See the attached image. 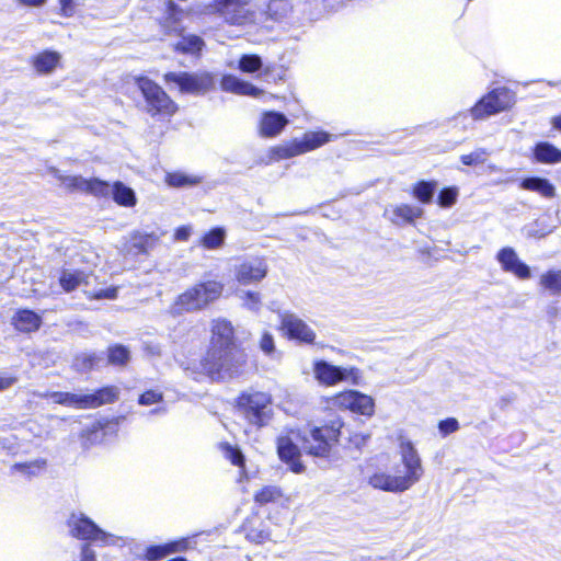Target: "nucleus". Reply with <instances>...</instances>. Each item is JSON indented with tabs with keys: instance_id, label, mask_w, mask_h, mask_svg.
<instances>
[{
	"instance_id": "1",
	"label": "nucleus",
	"mask_w": 561,
	"mask_h": 561,
	"mask_svg": "<svg viewBox=\"0 0 561 561\" xmlns=\"http://www.w3.org/2000/svg\"><path fill=\"white\" fill-rule=\"evenodd\" d=\"M247 367V354L239 346L208 347L198 362L184 367L186 376L201 380L206 376L213 381H226L241 376Z\"/></svg>"
},
{
	"instance_id": "2",
	"label": "nucleus",
	"mask_w": 561,
	"mask_h": 561,
	"mask_svg": "<svg viewBox=\"0 0 561 561\" xmlns=\"http://www.w3.org/2000/svg\"><path fill=\"white\" fill-rule=\"evenodd\" d=\"M224 290V285L216 280L199 283L183 294L170 307V313L174 317L184 312L199 311L218 299Z\"/></svg>"
},
{
	"instance_id": "3",
	"label": "nucleus",
	"mask_w": 561,
	"mask_h": 561,
	"mask_svg": "<svg viewBox=\"0 0 561 561\" xmlns=\"http://www.w3.org/2000/svg\"><path fill=\"white\" fill-rule=\"evenodd\" d=\"M237 407L244 419L256 427L266 426L273 419L272 397L267 392H243L238 397Z\"/></svg>"
},
{
	"instance_id": "4",
	"label": "nucleus",
	"mask_w": 561,
	"mask_h": 561,
	"mask_svg": "<svg viewBox=\"0 0 561 561\" xmlns=\"http://www.w3.org/2000/svg\"><path fill=\"white\" fill-rule=\"evenodd\" d=\"M119 390L116 387H104L94 393L53 392L50 399L58 404L77 409H94L117 400Z\"/></svg>"
},
{
	"instance_id": "5",
	"label": "nucleus",
	"mask_w": 561,
	"mask_h": 561,
	"mask_svg": "<svg viewBox=\"0 0 561 561\" xmlns=\"http://www.w3.org/2000/svg\"><path fill=\"white\" fill-rule=\"evenodd\" d=\"M342 422L336 419L330 424L313 427L309 436L304 437V450L314 457L327 458L330 456L332 445L337 442Z\"/></svg>"
},
{
	"instance_id": "6",
	"label": "nucleus",
	"mask_w": 561,
	"mask_h": 561,
	"mask_svg": "<svg viewBox=\"0 0 561 561\" xmlns=\"http://www.w3.org/2000/svg\"><path fill=\"white\" fill-rule=\"evenodd\" d=\"M135 81L145 99V108L151 116H156L158 114L170 116L176 112V104L164 92V90L151 79L147 77H137Z\"/></svg>"
},
{
	"instance_id": "7",
	"label": "nucleus",
	"mask_w": 561,
	"mask_h": 561,
	"mask_svg": "<svg viewBox=\"0 0 561 561\" xmlns=\"http://www.w3.org/2000/svg\"><path fill=\"white\" fill-rule=\"evenodd\" d=\"M167 83H175L182 93L204 94L215 85L214 77L208 72H167Z\"/></svg>"
},
{
	"instance_id": "8",
	"label": "nucleus",
	"mask_w": 561,
	"mask_h": 561,
	"mask_svg": "<svg viewBox=\"0 0 561 561\" xmlns=\"http://www.w3.org/2000/svg\"><path fill=\"white\" fill-rule=\"evenodd\" d=\"M514 102V95L510 90L505 88L494 89L471 108V115L476 119L483 118L505 111L511 107Z\"/></svg>"
},
{
	"instance_id": "9",
	"label": "nucleus",
	"mask_w": 561,
	"mask_h": 561,
	"mask_svg": "<svg viewBox=\"0 0 561 561\" xmlns=\"http://www.w3.org/2000/svg\"><path fill=\"white\" fill-rule=\"evenodd\" d=\"M67 525L72 537L91 540L95 542L107 543L112 535L102 530L94 522L82 513H71Z\"/></svg>"
},
{
	"instance_id": "10",
	"label": "nucleus",
	"mask_w": 561,
	"mask_h": 561,
	"mask_svg": "<svg viewBox=\"0 0 561 561\" xmlns=\"http://www.w3.org/2000/svg\"><path fill=\"white\" fill-rule=\"evenodd\" d=\"M400 457L404 474H400L409 488L417 483L424 474V468L419 451L410 440H401Z\"/></svg>"
},
{
	"instance_id": "11",
	"label": "nucleus",
	"mask_w": 561,
	"mask_h": 561,
	"mask_svg": "<svg viewBox=\"0 0 561 561\" xmlns=\"http://www.w3.org/2000/svg\"><path fill=\"white\" fill-rule=\"evenodd\" d=\"M217 10L226 22L244 25L254 21V12L249 8V0H215Z\"/></svg>"
},
{
	"instance_id": "12",
	"label": "nucleus",
	"mask_w": 561,
	"mask_h": 561,
	"mask_svg": "<svg viewBox=\"0 0 561 561\" xmlns=\"http://www.w3.org/2000/svg\"><path fill=\"white\" fill-rule=\"evenodd\" d=\"M332 139V135L325 131L306 133L301 140L294 141L290 146L278 148V156L283 159L291 158L311 151Z\"/></svg>"
},
{
	"instance_id": "13",
	"label": "nucleus",
	"mask_w": 561,
	"mask_h": 561,
	"mask_svg": "<svg viewBox=\"0 0 561 561\" xmlns=\"http://www.w3.org/2000/svg\"><path fill=\"white\" fill-rule=\"evenodd\" d=\"M268 266L264 259L252 257L234 267V276L239 284L251 285L260 283L267 275Z\"/></svg>"
},
{
	"instance_id": "14",
	"label": "nucleus",
	"mask_w": 561,
	"mask_h": 561,
	"mask_svg": "<svg viewBox=\"0 0 561 561\" xmlns=\"http://www.w3.org/2000/svg\"><path fill=\"white\" fill-rule=\"evenodd\" d=\"M282 329L290 339L311 344L316 340L314 331L297 314L285 311L279 313Z\"/></svg>"
},
{
	"instance_id": "15",
	"label": "nucleus",
	"mask_w": 561,
	"mask_h": 561,
	"mask_svg": "<svg viewBox=\"0 0 561 561\" xmlns=\"http://www.w3.org/2000/svg\"><path fill=\"white\" fill-rule=\"evenodd\" d=\"M314 375L320 382L331 386L348 378H357L358 370L355 368L334 366L322 360L314 365Z\"/></svg>"
},
{
	"instance_id": "16",
	"label": "nucleus",
	"mask_w": 561,
	"mask_h": 561,
	"mask_svg": "<svg viewBox=\"0 0 561 561\" xmlns=\"http://www.w3.org/2000/svg\"><path fill=\"white\" fill-rule=\"evenodd\" d=\"M502 270L506 273H511L519 279H529L531 277L530 267L520 261L516 251L511 247L501 249L496 254Z\"/></svg>"
},
{
	"instance_id": "17",
	"label": "nucleus",
	"mask_w": 561,
	"mask_h": 561,
	"mask_svg": "<svg viewBox=\"0 0 561 561\" xmlns=\"http://www.w3.org/2000/svg\"><path fill=\"white\" fill-rule=\"evenodd\" d=\"M336 403L345 409L362 415L370 416L374 413V399L362 392L351 390L336 397Z\"/></svg>"
},
{
	"instance_id": "18",
	"label": "nucleus",
	"mask_w": 561,
	"mask_h": 561,
	"mask_svg": "<svg viewBox=\"0 0 561 561\" xmlns=\"http://www.w3.org/2000/svg\"><path fill=\"white\" fill-rule=\"evenodd\" d=\"M277 453L279 458L289 465L295 473H301L305 466L300 462V450L288 436H280L277 439Z\"/></svg>"
},
{
	"instance_id": "19",
	"label": "nucleus",
	"mask_w": 561,
	"mask_h": 561,
	"mask_svg": "<svg viewBox=\"0 0 561 561\" xmlns=\"http://www.w3.org/2000/svg\"><path fill=\"white\" fill-rule=\"evenodd\" d=\"M238 346L234 341L232 324L225 319L213 321L209 347Z\"/></svg>"
},
{
	"instance_id": "20",
	"label": "nucleus",
	"mask_w": 561,
	"mask_h": 561,
	"mask_svg": "<svg viewBox=\"0 0 561 561\" xmlns=\"http://www.w3.org/2000/svg\"><path fill=\"white\" fill-rule=\"evenodd\" d=\"M369 484L374 489L393 493L404 492L410 489L400 474L392 476L386 472L374 473L369 478Z\"/></svg>"
},
{
	"instance_id": "21",
	"label": "nucleus",
	"mask_w": 561,
	"mask_h": 561,
	"mask_svg": "<svg viewBox=\"0 0 561 561\" xmlns=\"http://www.w3.org/2000/svg\"><path fill=\"white\" fill-rule=\"evenodd\" d=\"M220 84L224 91L232 92L240 95L257 98L262 94V90L254 87L250 82L243 81L232 75L224 76Z\"/></svg>"
},
{
	"instance_id": "22",
	"label": "nucleus",
	"mask_w": 561,
	"mask_h": 561,
	"mask_svg": "<svg viewBox=\"0 0 561 561\" xmlns=\"http://www.w3.org/2000/svg\"><path fill=\"white\" fill-rule=\"evenodd\" d=\"M12 323L18 331L30 333L41 328L42 318L32 310L22 309L14 314Z\"/></svg>"
},
{
	"instance_id": "23",
	"label": "nucleus",
	"mask_w": 561,
	"mask_h": 561,
	"mask_svg": "<svg viewBox=\"0 0 561 561\" xmlns=\"http://www.w3.org/2000/svg\"><path fill=\"white\" fill-rule=\"evenodd\" d=\"M157 241L158 237L154 233H141L136 231L130 236L127 252L131 255L146 254L153 249Z\"/></svg>"
},
{
	"instance_id": "24",
	"label": "nucleus",
	"mask_w": 561,
	"mask_h": 561,
	"mask_svg": "<svg viewBox=\"0 0 561 561\" xmlns=\"http://www.w3.org/2000/svg\"><path fill=\"white\" fill-rule=\"evenodd\" d=\"M519 186L523 190L536 192L546 198H552L556 196L554 185L548 179H545V178H540V176L525 178L520 182Z\"/></svg>"
},
{
	"instance_id": "25",
	"label": "nucleus",
	"mask_w": 561,
	"mask_h": 561,
	"mask_svg": "<svg viewBox=\"0 0 561 561\" xmlns=\"http://www.w3.org/2000/svg\"><path fill=\"white\" fill-rule=\"evenodd\" d=\"M288 123L286 116L277 112H267L261 119V133L266 137L276 136Z\"/></svg>"
},
{
	"instance_id": "26",
	"label": "nucleus",
	"mask_w": 561,
	"mask_h": 561,
	"mask_svg": "<svg viewBox=\"0 0 561 561\" xmlns=\"http://www.w3.org/2000/svg\"><path fill=\"white\" fill-rule=\"evenodd\" d=\"M534 158L540 163L556 164L561 162V150L548 141H540L534 147Z\"/></svg>"
},
{
	"instance_id": "27",
	"label": "nucleus",
	"mask_w": 561,
	"mask_h": 561,
	"mask_svg": "<svg viewBox=\"0 0 561 561\" xmlns=\"http://www.w3.org/2000/svg\"><path fill=\"white\" fill-rule=\"evenodd\" d=\"M186 548H187L186 540L174 541V542L168 543L165 546H152L147 549L146 557L149 561H157V560L164 558L165 556H168L170 553L183 551Z\"/></svg>"
},
{
	"instance_id": "28",
	"label": "nucleus",
	"mask_w": 561,
	"mask_h": 561,
	"mask_svg": "<svg viewBox=\"0 0 561 561\" xmlns=\"http://www.w3.org/2000/svg\"><path fill=\"white\" fill-rule=\"evenodd\" d=\"M60 55L56 51L45 50L34 57L33 66L39 73H50L59 62Z\"/></svg>"
},
{
	"instance_id": "29",
	"label": "nucleus",
	"mask_w": 561,
	"mask_h": 561,
	"mask_svg": "<svg viewBox=\"0 0 561 561\" xmlns=\"http://www.w3.org/2000/svg\"><path fill=\"white\" fill-rule=\"evenodd\" d=\"M111 196L121 206L131 207L136 205L137 198L133 188L122 182L113 184Z\"/></svg>"
},
{
	"instance_id": "30",
	"label": "nucleus",
	"mask_w": 561,
	"mask_h": 561,
	"mask_svg": "<svg viewBox=\"0 0 561 561\" xmlns=\"http://www.w3.org/2000/svg\"><path fill=\"white\" fill-rule=\"evenodd\" d=\"M393 217L391 218L392 222L396 225L410 224L413 220L422 215V209L417 207H413L407 204H402L396 206L393 208Z\"/></svg>"
},
{
	"instance_id": "31",
	"label": "nucleus",
	"mask_w": 561,
	"mask_h": 561,
	"mask_svg": "<svg viewBox=\"0 0 561 561\" xmlns=\"http://www.w3.org/2000/svg\"><path fill=\"white\" fill-rule=\"evenodd\" d=\"M174 31L178 32L179 28L175 26ZM180 35L181 39L175 44L176 50L190 54H195L202 50L204 42L199 36L184 35L182 34V30H180Z\"/></svg>"
},
{
	"instance_id": "32",
	"label": "nucleus",
	"mask_w": 561,
	"mask_h": 561,
	"mask_svg": "<svg viewBox=\"0 0 561 561\" xmlns=\"http://www.w3.org/2000/svg\"><path fill=\"white\" fill-rule=\"evenodd\" d=\"M87 275L81 271L62 270L59 284L65 291H72L83 282H85Z\"/></svg>"
},
{
	"instance_id": "33",
	"label": "nucleus",
	"mask_w": 561,
	"mask_h": 561,
	"mask_svg": "<svg viewBox=\"0 0 561 561\" xmlns=\"http://www.w3.org/2000/svg\"><path fill=\"white\" fill-rule=\"evenodd\" d=\"M130 359L129 350L121 344L110 346L107 350V364L114 366H125Z\"/></svg>"
},
{
	"instance_id": "34",
	"label": "nucleus",
	"mask_w": 561,
	"mask_h": 561,
	"mask_svg": "<svg viewBox=\"0 0 561 561\" xmlns=\"http://www.w3.org/2000/svg\"><path fill=\"white\" fill-rule=\"evenodd\" d=\"M437 183L435 181H420L413 188V195L423 204L432 202L436 192Z\"/></svg>"
},
{
	"instance_id": "35",
	"label": "nucleus",
	"mask_w": 561,
	"mask_h": 561,
	"mask_svg": "<svg viewBox=\"0 0 561 561\" xmlns=\"http://www.w3.org/2000/svg\"><path fill=\"white\" fill-rule=\"evenodd\" d=\"M226 239V231L221 227L213 228L209 232H207L203 239L202 244L209 250L218 249L222 247Z\"/></svg>"
},
{
	"instance_id": "36",
	"label": "nucleus",
	"mask_w": 561,
	"mask_h": 561,
	"mask_svg": "<svg viewBox=\"0 0 561 561\" xmlns=\"http://www.w3.org/2000/svg\"><path fill=\"white\" fill-rule=\"evenodd\" d=\"M167 183L173 187L193 186L201 183V178L187 175L181 172L169 173L167 175Z\"/></svg>"
},
{
	"instance_id": "37",
	"label": "nucleus",
	"mask_w": 561,
	"mask_h": 561,
	"mask_svg": "<svg viewBox=\"0 0 561 561\" xmlns=\"http://www.w3.org/2000/svg\"><path fill=\"white\" fill-rule=\"evenodd\" d=\"M103 360V357L101 355H98L96 353H82L80 355H77L73 362V365L78 370H91L94 367L99 366V364Z\"/></svg>"
},
{
	"instance_id": "38",
	"label": "nucleus",
	"mask_w": 561,
	"mask_h": 561,
	"mask_svg": "<svg viewBox=\"0 0 561 561\" xmlns=\"http://www.w3.org/2000/svg\"><path fill=\"white\" fill-rule=\"evenodd\" d=\"M540 285L553 294H561V271H548L540 277Z\"/></svg>"
},
{
	"instance_id": "39",
	"label": "nucleus",
	"mask_w": 561,
	"mask_h": 561,
	"mask_svg": "<svg viewBox=\"0 0 561 561\" xmlns=\"http://www.w3.org/2000/svg\"><path fill=\"white\" fill-rule=\"evenodd\" d=\"M263 67L262 58L259 55L245 54L239 59V69L242 72L252 73Z\"/></svg>"
},
{
	"instance_id": "40",
	"label": "nucleus",
	"mask_w": 561,
	"mask_h": 561,
	"mask_svg": "<svg viewBox=\"0 0 561 561\" xmlns=\"http://www.w3.org/2000/svg\"><path fill=\"white\" fill-rule=\"evenodd\" d=\"M88 184H89V187L87 188L85 192L91 193L95 196H102V197L111 196V192L113 191L112 190L113 185H111L110 183L102 181L98 178L89 179Z\"/></svg>"
},
{
	"instance_id": "41",
	"label": "nucleus",
	"mask_w": 561,
	"mask_h": 561,
	"mask_svg": "<svg viewBox=\"0 0 561 561\" xmlns=\"http://www.w3.org/2000/svg\"><path fill=\"white\" fill-rule=\"evenodd\" d=\"M46 466V460L36 459L31 462H19L13 465V469L22 472L28 477L37 474L41 470H43Z\"/></svg>"
},
{
	"instance_id": "42",
	"label": "nucleus",
	"mask_w": 561,
	"mask_h": 561,
	"mask_svg": "<svg viewBox=\"0 0 561 561\" xmlns=\"http://www.w3.org/2000/svg\"><path fill=\"white\" fill-rule=\"evenodd\" d=\"M282 497V492L277 486H265L254 495L256 503L264 505L277 501Z\"/></svg>"
},
{
	"instance_id": "43",
	"label": "nucleus",
	"mask_w": 561,
	"mask_h": 561,
	"mask_svg": "<svg viewBox=\"0 0 561 561\" xmlns=\"http://www.w3.org/2000/svg\"><path fill=\"white\" fill-rule=\"evenodd\" d=\"M240 299L243 301V306L254 312L261 309L262 301L261 295L257 291L242 290L239 293Z\"/></svg>"
},
{
	"instance_id": "44",
	"label": "nucleus",
	"mask_w": 561,
	"mask_h": 561,
	"mask_svg": "<svg viewBox=\"0 0 561 561\" xmlns=\"http://www.w3.org/2000/svg\"><path fill=\"white\" fill-rule=\"evenodd\" d=\"M488 156H489V152L485 149L478 148L468 154H462L460 157V160L465 165L472 167V165H479V164L484 163Z\"/></svg>"
},
{
	"instance_id": "45",
	"label": "nucleus",
	"mask_w": 561,
	"mask_h": 561,
	"mask_svg": "<svg viewBox=\"0 0 561 561\" xmlns=\"http://www.w3.org/2000/svg\"><path fill=\"white\" fill-rule=\"evenodd\" d=\"M61 183L71 191L85 192L89 187V180L83 176H59Z\"/></svg>"
},
{
	"instance_id": "46",
	"label": "nucleus",
	"mask_w": 561,
	"mask_h": 561,
	"mask_svg": "<svg viewBox=\"0 0 561 561\" xmlns=\"http://www.w3.org/2000/svg\"><path fill=\"white\" fill-rule=\"evenodd\" d=\"M457 196V187H445L439 192L437 203L440 207H451L456 203Z\"/></svg>"
},
{
	"instance_id": "47",
	"label": "nucleus",
	"mask_w": 561,
	"mask_h": 561,
	"mask_svg": "<svg viewBox=\"0 0 561 561\" xmlns=\"http://www.w3.org/2000/svg\"><path fill=\"white\" fill-rule=\"evenodd\" d=\"M287 10L288 3L285 0H271L267 5V13L275 20L283 18Z\"/></svg>"
},
{
	"instance_id": "48",
	"label": "nucleus",
	"mask_w": 561,
	"mask_h": 561,
	"mask_svg": "<svg viewBox=\"0 0 561 561\" xmlns=\"http://www.w3.org/2000/svg\"><path fill=\"white\" fill-rule=\"evenodd\" d=\"M459 428V423L456 419L449 417L443 420L438 424V430L443 435H448L450 433L456 432Z\"/></svg>"
},
{
	"instance_id": "49",
	"label": "nucleus",
	"mask_w": 561,
	"mask_h": 561,
	"mask_svg": "<svg viewBox=\"0 0 561 561\" xmlns=\"http://www.w3.org/2000/svg\"><path fill=\"white\" fill-rule=\"evenodd\" d=\"M162 400V394L159 392H156L153 390L146 391L139 397V404L141 405H149L152 403L160 402Z\"/></svg>"
},
{
	"instance_id": "50",
	"label": "nucleus",
	"mask_w": 561,
	"mask_h": 561,
	"mask_svg": "<svg viewBox=\"0 0 561 561\" xmlns=\"http://www.w3.org/2000/svg\"><path fill=\"white\" fill-rule=\"evenodd\" d=\"M260 347L265 354H272L275 348L273 335L265 332L261 337Z\"/></svg>"
},
{
	"instance_id": "51",
	"label": "nucleus",
	"mask_w": 561,
	"mask_h": 561,
	"mask_svg": "<svg viewBox=\"0 0 561 561\" xmlns=\"http://www.w3.org/2000/svg\"><path fill=\"white\" fill-rule=\"evenodd\" d=\"M226 454L233 465L240 466L243 463V455L239 449L227 446Z\"/></svg>"
},
{
	"instance_id": "52",
	"label": "nucleus",
	"mask_w": 561,
	"mask_h": 561,
	"mask_svg": "<svg viewBox=\"0 0 561 561\" xmlns=\"http://www.w3.org/2000/svg\"><path fill=\"white\" fill-rule=\"evenodd\" d=\"M270 535L268 533L264 531V530H255V529H251L248 535H247V538L251 541H254L256 543H260V542H263L265 541L266 539H268Z\"/></svg>"
},
{
	"instance_id": "53",
	"label": "nucleus",
	"mask_w": 561,
	"mask_h": 561,
	"mask_svg": "<svg viewBox=\"0 0 561 561\" xmlns=\"http://www.w3.org/2000/svg\"><path fill=\"white\" fill-rule=\"evenodd\" d=\"M61 14L64 16H72L75 13V3L72 0H59Z\"/></svg>"
},
{
	"instance_id": "54",
	"label": "nucleus",
	"mask_w": 561,
	"mask_h": 561,
	"mask_svg": "<svg viewBox=\"0 0 561 561\" xmlns=\"http://www.w3.org/2000/svg\"><path fill=\"white\" fill-rule=\"evenodd\" d=\"M80 561H96L95 552L90 545L82 546Z\"/></svg>"
},
{
	"instance_id": "55",
	"label": "nucleus",
	"mask_w": 561,
	"mask_h": 561,
	"mask_svg": "<svg viewBox=\"0 0 561 561\" xmlns=\"http://www.w3.org/2000/svg\"><path fill=\"white\" fill-rule=\"evenodd\" d=\"M191 234V229L188 227H181L175 231V239L179 241H186Z\"/></svg>"
},
{
	"instance_id": "56",
	"label": "nucleus",
	"mask_w": 561,
	"mask_h": 561,
	"mask_svg": "<svg viewBox=\"0 0 561 561\" xmlns=\"http://www.w3.org/2000/svg\"><path fill=\"white\" fill-rule=\"evenodd\" d=\"M24 7H43L47 0H16Z\"/></svg>"
},
{
	"instance_id": "57",
	"label": "nucleus",
	"mask_w": 561,
	"mask_h": 561,
	"mask_svg": "<svg viewBox=\"0 0 561 561\" xmlns=\"http://www.w3.org/2000/svg\"><path fill=\"white\" fill-rule=\"evenodd\" d=\"M15 377H2L0 376V390L7 389L15 383Z\"/></svg>"
},
{
	"instance_id": "58",
	"label": "nucleus",
	"mask_w": 561,
	"mask_h": 561,
	"mask_svg": "<svg viewBox=\"0 0 561 561\" xmlns=\"http://www.w3.org/2000/svg\"><path fill=\"white\" fill-rule=\"evenodd\" d=\"M115 296H116V289L101 290L96 295L98 298H103L104 297V298H110V299L115 298Z\"/></svg>"
},
{
	"instance_id": "59",
	"label": "nucleus",
	"mask_w": 561,
	"mask_h": 561,
	"mask_svg": "<svg viewBox=\"0 0 561 561\" xmlns=\"http://www.w3.org/2000/svg\"><path fill=\"white\" fill-rule=\"evenodd\" d=\"M168 10H169V13H170V18L174 19V22H176V20H178V18H176L178 7H176V4L173 1H169L168 2Z\"/></svg>"
},
{
	"instance_id": "60",
	"label": "nucleus",
	"mask_w": 561,
	"mask_h": 561,
	"mask_svg": "<svg viewBox=\"0 0 561 561\" xmlns=\"http://www.w3.org/2000/svg\"><path fill=\"white\" fill-rule=\"evenodd\" d=\"M146 350L148 351V353H150L152 355H156V356L161 355V348L159 345H147Z\"/></svg>"
},
{
	"instance_id": "61",
	"label": "nucleus",
	"mask_w": 561,
	"mask_h": 561,
	"mask_svg": "<svg viewBox=\"0 0 561 561\" xmlns=\"http://www.w3.org/2000/svg\"><path fill=\"white\" fill-rule=\"evenodd\" d=\"M551 125L553 126L554 129L561 131V114L557 115V116H553L551 118Z\"/></svg>"
}]
</instances>
